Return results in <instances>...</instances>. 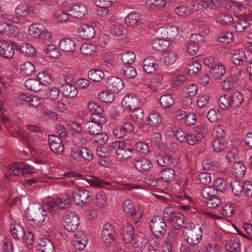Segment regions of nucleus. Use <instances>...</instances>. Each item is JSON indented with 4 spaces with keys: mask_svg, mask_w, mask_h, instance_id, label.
Listing matches in <instances>:
<instances>
[{
    "mask_svg": "<svg viewBox=\"0 0 252 252\" xmlns=\"http://www.w3.org/2000/svg\"><path fill=\"white\" fill-rule=\"evenodd\" d=\"M245 97L240 92L227 93L220 96L219 99V105L222 110H227L230 108L239 107L244 101Z\"/></svg>",
    "mask_w": 252,
    "mask_h": 252,
    "instance_id": "1",
    "label": "nucleus"
},
{
    "mask_svg": "<svg viewBox=\"0 0 252 252\" xmlns=\"http://www.w3.org/2000/svg\"><path fill=\"white\" fill-rule=\"evenodd\" d=\"M107 148L110 154L119 160L127 159L132 156L133 149L126 147L123 141L113 142Z\"/></svg>",
    "mask_w": 252,
    "mask_h": 252,
    "instance_id": "2",
    "label": "nucleus"
},
{
    "mask_svg": "<svg viewBox=\"0 0 252 252\" xmlns=\"http://www.w3.org/2000/svg\"><path fill=\"white\" fill-rule=\"evenodd\" d=\"M163 217L176 230H181L184 227V216L180 212L174 211L172 207L167 206L164 208Z\"/></svg>",
    "mask_w": 252,
    "mask_h": 252,
    "instance_id": "3",
    "label": "nucleus"
},
{
    "mask_svg": "<svg viewBox=\"0 0 252 252\" xmlns=\"http://www.w3.org/2000/svg\"><path fill=\"white\" fill-rule=\"evenodd\" d=\"M47 214V211L40 204H34L29 209V221L39 225L45 220Z\"/></svg>",
    "mask_w": 252,
    "mask_h": 252,
    "instance_id": "4",
    "label": "nucleus"
},
{
    "mask_svg": "<svg viewBox=\"0 0 252 252\" xmlns=\"http://www.w3.org/2000/svg\"><path fill=\"white\" fill-rule=\"evenodd\" d=\"M123 209L127 217H133V221L135 223L140 221L143 216V213L140 208L135 206L130 199L125 200L123 203Z\"/></svg>",
    "mask_w": 252,
    "mask_h": 252,
    "instance_id": "5",
    "label": "nucleus"
},
{
    "mask_svg": "<svg viewBox=\"0 0 252 252\" xmlns=\"http://www.w3.org/2000/svg\"><path fill=\"white\" fill-rule=\"evenodd\" d=\"M70 203L71 199L68 195L65 193L54 201H49L47 203V207L49 212L54 213L59 209H66L69 208Z\"/></svg>",
    "mask_w": 252,
    "mask_h": 252,
    "instance_id": "6",
    "label": "nucleus"
},
{
    "mask_svg": "<svg viewBox=\"0 0 252 252\" xmlns=\"http://www.w3.org/2000/svg\"><path fill=\"white\" fill-rule=\"evenodd\" d=\"M166 220L160 216H155L151 220L150 228L155 236L163 237L166 232Z\"/></svg>",
    "mask_w": 252,
    "mask_h": 252,
    "instance_id": "7",
    "label": "nucleus"
},
{
    "mask_svg": "<svg viewBox=\"0 0 252 252\" xmlns=\"http://www.w3.org/2000/svg\"><path fill=\"white\" fill-rule=\"evenodd\" d=\"M87 108L92 113L91 120L99 121L100 123H106L107 118L104 114L103 107L95 101H90L87 105Z\"/></svg>",
    "mask_w": 252,
    "mask_h": 252,
    "instance_id": "8",
    "label": "nucleus"
},
{
    "mask_svg": "<svg viewBox=\"0 0 252 252\" xmlns=\"http://www.w3.org/2000/svg\"><path fill=\"white\" fill-rule=\"evenodd\" d=\"M70 157L74 159L81 161L82 159L91 161L93 158V152L85 147L80 146L71 150Z\"/></svg>",
    "mask_w": 252,
    "mask_h": 252,
    "instance_id": "9",
    "label": "nucleus"
},
{
    "mask_svg": "<svg viewBox=\"0 0 252 252\" xmlns=\"http://www.w3.org/2000/svg\"><path fill=\"white\" fill-rule=\"evenodd\" d=\"M219 4L218 0H195L190 2V6L193 10L201 12L204 9H216Z\"/></svg>",
    "mask_w": 252,
    "mask_h": 252,
    "instance_id": "10",
    "label": "nucleus"
},
{
    "mask_svg": "<svg viewBox=\"0 0 252 252\" xmlns=\"http://www.w3.org/2000/svg\"><path fill=\"white\" fill-rule=\"evenodd\" d=\"M72 195L74 201L79 205H84L92 200L90 192L84 188L77 187L72 191Z\"/></svg>",
    "mask_w": 252,
    "mask_h": 252,
    "instance_id": "11",
    "label": "nucleus"
},
{
    "mask_svg": "<svg viewBox=\"0 0 252 252\" xmlns=\"http://www.w3.org/2000/svg\"><path fill=\"white\" fill-rule=\"evenodd\" d=\"M64 220V228L68 232H74L77 230L79 224L80 220L78 215L71 212L65 214Z\"/></svg>",
    "mask_w": 252,
    "mask_h": 252,
    "instance_id": "12",
    "label": "nucleus"
},
{
    "mask_svg": "<svg viewBox=\"0 0 252 252\" xmlns=\"http://www.w3.org/2000/svg\"><path fill=\"white\" fill-rule=\"evenodd\" d=\"M19 48V45L14 42L4 40H0V56L5 59H11L15 53V47Z\"/></svg>",
    "mask_w": 252,
    "mask_h": 252,
    "instance_id": "13",
    "label": "nucleus"
},
{
    "mask_svg": "<svg viewBox=\"0 0 252 252\" xmlns=\"http://www.w3.org/2000/svg\"><path fill=\"white\" fill-rule=\"evenodd\" d=\"M35 173L34 168L29 164L15 163L9 168V173L15 176Z\"/></svg>",
    "mask_w": 252,
    "mask_h": 252,
    "instance_id": "14",
    "label": "nucleus"
},
{
    "mask_svg": "<svg viewBox=\"0 0 252 252\" xmlns=\"http://www.w3.org/2000/svg\"><path fill=\"white\" fill-rule=\"evenodd\" d=\"M115 232L113 225L106 223L101 231V240L105 245L109 246L115 238Z\"/></svg>",
    "mask_w": 252,
    "mask_h": 252,
    "instance_id": "15",
    "label": "nucleus"
},
{
    "mask_svg": "<svg viewBox=\"0 0 252 252\" xmlns=\"http://www.w3.org/2000/svg\"><path fill=\"white\" fill-rule=\"evenodd\" d=\"M67 3L72 4L69 10V15L75 18H82L87 12L86 6L80 3H73L72 0H67Z\"/></svg>",
    "mask_w": 252,
    "mask_h": 252,
    "instance_id": "16",
    "label": "nucleus"
},
{
    "mask_svg": "<svg viewBox=\"0 0 252 252\" xmlns=\"http://www.w3.org/2000/svg\"><path fill=\"white\" fill-rule=\"evenodd\" d=\"M105 87L112 93H118L124 87L123 80L119 77L111 76L106 80Z\"/></svg>",
    "mask_w": 252,
    "mask_h": 252,
    "instance_id": "17",
    "label": "nucleus"
},
{
    "mask_svg": "<svg viewBox=\"0 0 252 252\" xmlns=\"http://www.w3.org/2000/svg\"><path fill=\"white\" fill-rule=\"evenodd\" d=\"M139 102V97L135 94L126 95L122 100V105L126 109L132 110L137 108Z\"/></svg>",
    "mask_w": 252,
    "mask_h": 252,
    "instance_id": "18",
    "label": "nucleus"
},
{
    "mask_svg": "<svg viewBox=\"0 0 252 252\" xmlns=\"http://www.w3.org/2000/svg\"><path fill=\"white\" fill-rule=\"evenodd\" d=\"M48 143L51 150L56 154L62 153L63 151V146L61 138L55 135H49Z\"/></svg>",
    "mask_w": 252,
    "mask_h": 252,
    "instance_id": "19",
    "label": "nucleus"
},
{
    "mask_svg": "<svg viewBox=\"0 0 252 252\" xmlns=\"http://www.w3.org/2000/svg\"><path fill=\"white\" fill-rule=\"evenodd\" d=\"M134 128V126L132 124L129 122H126L121 126L114 129L113 134L116 137L122 138L133 132Z\"/></svg>",
    "mask_w": 252,
    "mask_h": 252,
    "instance_id": "20",
    "label": "nucleus"
},
{
    "mask_svg": "<svg viewBox=\"0 0 252 252\" xmlns=\"http://www.w3.org/2000/svg\"><path fill=\"white\" fill-rule=\"evenodd\" d=\"M132 164L136 169L141 172L148 171L153 167L152 162L145 158L134 159L132 161Z\"/></svg>",
    "mask_w": 252,
    "mask_h": 252,
    "instance_id": "21",
    "label": "nucleus"
},
{
    "mask_svg": "<svg viewBox=\"0 0 252 252\" xmlns=\"http://www.w3.org/2000/svg\"><path fill=\"white\" fill-rule=\"evenodd\" d=\"M157 60L153 56H148L146 58L143 63V67L144 71L149 74L154 73L158 67Z\"/></svg>",
    "mask_w": 252,
    "mask_h": 252,
    "instance_id": "22",
    "label": "nucleus"
},
{
    "mask_svg": "<svg viewBox=\"0 0 252 252\" xmlns=\"http://www.w3.org/2000/svg\"><path fill=\"white\" fill-rule=\"evenodd\" d=\"M78 32L80 36L83 39L90 40L95 35V31L91 25L84 24L79 29Z\"/></svg>",
    "mask_w": 252,
    "mask_h": 252,
    "instance_id": "23",
    "label": "nucleus"
},
{
    "mask_svg": "<svg viewBox=\"0 0 252 252\" xmlns=\"http://www.w3.org/2000/svg\"><path fill=\"white\" fill-rule=\"evenodd\" d=\"M121 237L126 243H130L135 238L134 229L130 224L126 223L124 226L121 232Z\"/></svg>",
    "mask_w": 252,
    "mask_h": 252,
    "instance_id": "24",
    "label": "nucleus"
},
{
    "mask_svg": "<svg viewBox=\"0 0 252 252\" xmlns=\"http://www.w3.org/2000/svg\"><path fill=\"white\" fill-rule=\"evenodd\" d=\"M105 123H100L99 121L91 120L85 124V130L88 133L94 135L98 134L102 131V124Z\"/></svg>",
    "mask_w": 252,
    "mask_h": 252,
    "instance_id": "25",
    "label": "nucleus"
},
{
    "mask_svg": "<svg viewBox=\"0 0 252 252\" xmlns=\"http://www.w3.org/2000/svg\"><path fill=\"white\" fill-rule=\"evenodd\" d=\"M187 241L191 245L198 244L202 239V230H199L198 228L195 231L187 232Z\"/></svg>",
    "mask_w": 252,
    "mask_h": 252,
    "instance_id": "26",
    "label": "nucleus"
},
{
    "mask_svg": "<svg viewBox=\"0 0 252 252\" xmlns=\"http://www.w3.org/2000/svg\"><path fill=\"white\" fill-rule=\"evenodd\" d=\"M232 55V62L236 65H245L249 61L245 52L242 50H237Z\"/></svg>",
    "mask_w": 252,
    "mask_h": 252,
    "instance_id": "27",
    "label": "nucleus"
},
{
    "mask_svg": "<svg viewBox=\"0 0 252 252\" xmlns=\"http://www.w3.org/2000/svg\"><path fill=\"white\" fill-rule=\"evenodd\" d=\"M19 32V30L16 27L7 24L5 23L0 22V33L10 37H15Z\"/></svg>",
    "mask_w": 252,
    "mask_h": 252,
    "instance_id": "28",
    "label": "nucleus"
},
{
    "mask_svg": "<svg viewBox=\"0 0 252 252\" xmlns=\"http://www.w3.org/2000/svg\"><path fill=\"white\" fill-rule=\"evenodd\" d=\"M39 250L41 252H55L53 243L47 238H42L38 240Z\"/></svg>",
    "mask_w": 252,
    "mask_h": 252,
    "instance_id": "29",
    "label": "nucleus"
},
{
    "mask_svg": "<svg viewBox=\"0 0 252 252\" xmlns=\"http://www.w3.org/2000/svg\"><path fill=\"white\" fill-rule=\"evenodd\" d=\"M59 46L62 51L66 52H73L76 49V44L74 41L68 38L61 40Z\"/></svg>",
    "mask_w": 252,
    "mask_h": 252,
    "instance_id": "30",
    "label": "nucleus"
},
{
    "mask_svg": "<svg viewBox=\"0 0 252 252\" xmlns=\"http://www.w3.org/2000/svg\"><path fill=\"white\" fill-rule=\"evenodd\" d=\"M148 239L146 235L140 232L135 237V242L133 243L134 248H136L138 251H142L146 246Z\"/></svg>",
    "mask_w": 252,
    "mask_h": 252,
    "instance_id": "31",
    "label": "nucleus"
},
{
    "mask_svg": "<svg viewBox=\"0 0 252 252\" xmlns=\"http://www.w3.org/2000/svg\"><path fill=\"white\" fill-rule=\"evenodd\" d=\"M33 12V7L26 3L20 4L15 9L16 14L19 16H27Z\"/></svg>",
    "mask_w": 252,
    "mask_h": 252,
    "instance_id": "32",
    "label": "nucleus"
},
{
    "mask_svg": "<svg viewBox=\"0 0 252 252\" xmlns=\"http://www.w3.org/2000/svg\"><path fill=\"white\" fill-rule=\"evenodd\" d=\"M63 94L67 97L74 98L78 94L77 88L73 85L63 84L62 86Z\"/></svg>",
    "mask_w": 252,
    "mask_h": 252,
    "instance_id": "33",
    "label": "nucleus"
},
{
    "mask_svg": "<svg viewBox=\"0 0 252 252\" xmlns=\"http://www.w3.org/2000/svg\"><path fill=\"white\" fill-rule=\"evenodd\" d=\"M131 111L130 114L131 119L139 126H144V125L143 124L144 116V111L141 108H136Z\"/></svg>",
    "mask_w": 252,
    "mask_h": 252,
    "instance_id": "34",
    "label": "nucleus"
},
{
    "mask_svg": "<svg viewBox=\"0 0 252 252\" xmlns=\"http://www.w3.org/2000/svg\"><path fill=\"white\" fill-rule=\"evenodd\" d=\"M210 72L215 79H221L226 73V68L222 64L218 63Z\"/></svg>",
    "mask_w": 252,
    "mask_h": 252,
    "instance_id": "35",
    "label": "nucleus"
},
{
    "mask_svg": "<svg viewBox=\"0 0 252 252\" xmlns=\"http://www.w3.org/2000/svg\"><path fill=\"white\" fill-rule=\"evenodd\" d=\"M124 77L126 79H132L137 75L136 69L132 66L127 64L124 66L120 71Z\"/></svg>",
    "mask_w": 252,
    "mask_h": 252,
    "instance_id": "36",
    "label": "nucleus"
},
{
    "mask_svg": "<svg viewBox=\"0 0 252 252\" xmlns=\"http://www.w3.org/2000/svg\"><path fill=\"white\" fill-rule=\"evenodd\" d=\"M246 1V0H231L228 3L227 9L234 13H238L244 7V4Z\"/></svg>",
    "mask_w": 252,
    "mask_h": 252,
    "instance_id": "37",
    "label": "nucleus"
},
{
    "mask_svg": "<svg viewBox=\"0 0 252 252\" xmlns=\"http://www.w3.org/2000/svg\"><path fill=\"white\" fill-rule=\"evenodd\" d=\"M25 86L27 89L34 92H38L42 89V85L38 79H29L26 81Z\"/></svg>",
    "mask_w": 252,
    "mask_h": 252,
    "instance_id": "38",
    "label": "nucleus"
},
{
    "mask_svg": "<svg viewBox=\"0 0 252 252\" xmlns=\"http://www.w3.org/2000/svg\"><path fill=\"white\" fill-rule=\"evenodd\" d=\"M85 180L91 186L104 188L105 186L110 185V183L104 181L103 180L94 176H88V177H86Z\"/></svg>",
    "mask_w": 252,
    "mask_h": 252,
    "instance_id": "39",
    "label": "nucleus"
},
{
    "mask_svg": "<svg viewBox=\"0 0 252 252\" xmlns=\"http://www.w3.org/2000/svg\"><path fill=\"white\" fill-rule=\"evenodd\" d=\"M240 241L238 238H234L227 242L225 247L227 251L231 252H238L240 251Z\"/></svg>",
    "mask_w": 252,
    "mask_h": 252,
    "instance_id": "40",
    "label": "nucleus"
},
{
    "mask_svg": "<svg viewBox=\"0 0 252 252\" xmlns=\"http://www.w3.org/2000/svg\"><path fill=\"white\" fill-rule=\"evenodd\" d=\"M232 25L235 31L240 32H244L250 26L249 22L246 19H239L234 21Z\"/></svg>",
    "mask_w": 252,
    "mask_h": 252,
    "instance_id": "41",
    "label": "nucleus"
},
{
    "mask_svg": "<svg viewBox=\"0 0 252 252\" xmlns=\"http://www.w3.org/2000/svg\"><path fill=\"white\" fill-rule=\"evenodd\" d=\"M246 167L244 164L240 161L234 163L232 169V172L237 177H243L245 174Z\"/></svg>",
    "mask_w": 252,
    "mask_h": 252,
    "instance_id": "42",
    "label": "nucleus"
},
{
    "mask_svg": "<svg viewBox=\"0 0 252 252\" xmlns=\"http://www.w3.org/2000/svg\"><path fill=\"white\" fill-rule=\"evenodd\" d=\"M35 67L33 64L31 62H28L21 65L20 68V73L24 76L31 75L35 71Z\"/></svg>",
    "mask_w": 252,
    "mask_h": 252,
    "instance_id": "43",
    "label": "nucleus"
},
{
    "mask_svg": "<svg viewBox=\"0 0 252 252\" xmlns=\"http://www.w3.org/2000/svg\"><path fill=\"white\" fill-rule=\"evenodd\" d=\"M88 76L89 79L93 81L99 82L104 78L105 75L102 71L99 69H94L88 72Z\"/></svg>",
    "mask_w": 252,
    "mask_h": 252,
    "instance_id": "44",
    "label": "nucleus"
},
{
    "mask_svg": "<svg viewBox=\"0 0 252 252\" xmlns=\"http://www.w3.org/2000/svg\"><path fill=\"white\" fill-rule=\"evenodd\" d=\"M161 118L159 113L157 112H152L148 117V124L152 126H157L161 122Z\"/></svg>",
    "mask_w": 252,
    "mask_h": 252,
    "instance_id": "45",
    "label": "nucleus"
},
{
    "mask_svg": "<svg viewBox=\"0 0 252 252\" xmlns=\"http://www.w3.org/2000/svg\"><path fill=\"white\" fill-rule=\"evenodd\" d=\"M175 100L171 94L162 95L159 99L160 105L165 108H169L174 103Z\"/></svg>",
    "mask_w": 252,
    "mask_h": 252,
    "instance_id": "46",
    "label": "nucleus"
},
{
    "mask_svg": "<svg viewBox=\"0 0 252 252\" xmlns=\"http://www.w3.org/2000/svg\"><path fill=\"white\" fill-rule=\"evenodd\" d=\"M153 48L157 51H162L165 50L167 47V41L157 37L153 40L152 42Z\"/></svg>",
    "mask_w": 252,
    "mask_h": 252,
    "instance_id": "47",
    "label": "nucleus"
},
{
    "mask_svg": "<svg viewBox=\"0 0 252 252\" xmlns=\"http://www.w3.org/2000/svg\"><path fill=\"white\" fill-rule=\"evenodd\" d=\"M203 137L201 133H188L186 135L185 142L190 145H194L200 141Z\"/></svg>",
    "mask_w": 252,
    "mask_h": 252,
    "instance_id": "48",
    "label": "nucleus"
},
{
    "mask_svg": "<svg viewBox=\"0 0 252 252\" xmlns=\"http://www.w3.org/2000/svg\"><path fill=\"white\" fill-rule=\"evenodd\" d=\"M135 60V54L132 51H126L121 55V60L125 64H131Z\"/></svg>",
    "mask_w": 252,
    "mask_h": 252,
    "instance_id": "49",
    "label": "nucleus"
},
{
    "mask_svg": "<svg viewBox=\"0 0 252 252\" xmlns=\"http://www.w3.org/2000/svg\"><path fill=\"white\" fill-rule=\"evenodd\" d=\"M230 186L233 193L237 196L240 195L244 191V183H243L237 180H234L231 182Z\"/></svg>",
    "mask_w": 252,
    "mask_h": 252,
    "instance_id": "50",
    "label": "nucleus"
},
{
    "mask_svg": "<svg viewBox=\"0 0 252 252\" xmlns=\"http://www.w3.org/2000/svg\"><path fill=\"white\" fill-rule=\"evenodd\" d=\"M175 171L170 168L163 169L160 172V178L166 182H169L174 178Z\"/></svg>",
    "mask_w": 252,
    "mask_h": 252,
    "instance_id": "51",
    "label": "nucleus"
},
{
    "mask_svg": "<svg viewBox=\"0 0 252 252\" xmlns=\"http://www.w3.org/2000/svg\"><path fill=\"white\" fill-rule=\"evenodd\" d=\"M217 193L213 187L207 186L201 189V195L203 197L209 199L217 196Z\"/></svg>",
    "mask_w": 252,
    "mask_h": 252,
    "instance_id": "52",
    "label": "nucleus"
},
{
    "mask_svg": "<svg viewBox=\"0 0 252 252\" xmlns=\"http://www.w3.org/2000/svg\"><path fill=\"white\" fill-rule=\"evenodd\" d=\"M107 196L105 192L103 190H100L97 192L95 196V203L97 206L100 208L104 207L106 204Z\"/></svg>",
    "mask_w": 252,
    "mask_h": 252,
    "instance_id": "53",
    "label": "nucleus"
},
{
    "mask_svg": "<svg viewBox=\"0 0 252 252\" xmlns=\"http://www.w3.org/2000/svg\"><path fill=\"white\" fill-rule=\"evenodd\" d=\"M82 235L81 232H78L74 235L75 239L73 240L72 243L74 247L77 250H82L85 247L86 241H84L83 242L82 240H80Z\"/></svg>",
    "mask_w": 252,
    "mask_h": 252,
    "instance_id": "54",
    "label": "nucleus"
},
{
    "mask_svg": "<svg viewBox=\"0 0 252 252\" xmlns=\"http://www.w3.org/2000/svg\"><path fill=\"white\" fill-rule=\"evenodd\" d=\"M11 235L14 238L17 240H21L25 236L24 228L19 225H16L11 228Z\"/></svg>",
    "mask_w": 252,
    "mask_h": 252,
    "instance_id": "55",
    "label": "nucleus"
},
{
    "mask_svg": "<svg viewBox=\"0 0 252 252\" xmlns=\"http://www.w3.org/2000/svg\"><path fill=\"white\" fill-rule=\"evenodd\" d=\"M125 22L128 26H134L138 24L140 22L139 16L135 12L129 13L125 18Z\"/></svg>",
    "mask_w": 252,
    "mask_h": 252,
    "instance_id": "56",
    "label": "nucleus"
},
{
    "mask_svg": "<svg viewBox=\"0 0 252 252\" xmlns=\"http://www.w3.org/2000/svg\"><path fill=\"white\" fill-rule=\"evenodd\" d=\"M21 52L25 55L31 57L35 55V51L33 47L28 43H23L19 46V48Z\"/></svg>",
    "mask_w": 252,
    "mask_h": 252,
    "instance_id": "57",
    "label": "nucleus"
},
{
    "mask_svg": "<svg viewBox=\"0 0 252 252\" xmlns=\"http://www.w3.org/2000/svg\"><path fill=\"white\" fill-rule=\"evenodd\" d=\"M234 35L230 32H222L218 36L217 41L221 43H229L232 42Z\"/></svg>",
    "mask_w": 252,
    "mask_h": 252,
    "instance_id": "58",
    "label": "nucleus"
},
{
    "mask_svg": "<svg viewBox=\"0 0 252 252\" xmlns=\"http://www.w3.org/2000/svg\"><path fill=\"white\" fill-rule=\"evenodd\" d=\"M44 27L41 24H32L29 28L30 33L34 37H38L44 30Z\"/></svg>",
    "mask_w": 252,
    "mask_h": 252,
    "instance_id": "59",
    "label": "nucleus"
},
{
    "mask_svg": "<svg viewBox=\"0 0 252 252\" xmlns=\"http://www.w3.org/2000/svg\"><path fill=\"white\" fill-rule=\"evenodd\" d=\"M211 97L208 94H203L197 98V104L200 108L207 107L210 103Z\"/></svg>",
    "mask_w": 252,
    "mask_h": 252,
    "instance_id": "60",
    "label": "nucleus"
},
{
    "mask_svg": "<svg viewBox=\"0 0 252 252\" xmlns=\"http://www.w3.org/2000/svg\"><path fill=\"white\" fill-rule=\"evenodd\" d=\"M213 187L217 192H224L227 188V184L223 179L219 178L215 181Z\"/></svg>",
    "mask_w": 252,
    "mask_h": 252,
    "instance_id": "61",
    "label": "nucleus"
},
{
    "mask_svg": "<svg viewBox=\"0 0 252 252\" xmlns=\"http://www.w3.org/2000/svg\"><path fill=\"white\" fill-rule=\"evenodd\" d=\"M133 150L136 151L138 153L145 155L149 154L150 151L148 145L146 143L143 142L136 143L134 145Z\"/></svg>",
    "mask_w": 252,
    "mask_h": 252,
    "instance_id": "62",
    "label": "nucleus"
},
{
    "mask_svg": "<svg viewBox=\"0 0 252 252\" xmlns=\"http://www.w3.org/2000/svg\"><path fill=\"white\" fill-rule=\"evenodd\" d=\"M172 159L171 155H166L158 157L157 161L160 166L164 167L170 165L172 163Z\"/></svg>",
    "mask_w": 252,
    "mask_h": 252,
    "instance_id": "63",
    "label": "nucleus"
},
{
    "mask_svg": "<svg viewBox=\"0 0 252 252\" xmlns=\"http://www.w3.org/2000/svg\"><path fill=\"white\" fill-rule=\"evenodd\" d=\"M201 68V65L198 62L190 63L187 68L189 74L193 76L196 74Z\"/></svg>",
    "mask_w": 252,
    "mask_h": 252,
    "instance_id": "64",
    "label": "nucleus"
}]
</instances>
